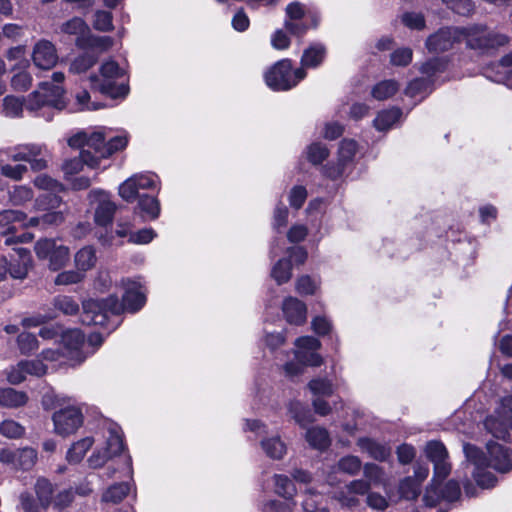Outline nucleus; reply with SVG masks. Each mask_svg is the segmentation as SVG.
<instances>
[{
	"mask_svg": "<svg viewBox=\"0 0 512 512\" xmlns=\"http://www.w3.org/2000/svg\"><path fill=\"white\" fill-rule=\"evenodd\" d=\"M399 492L405 499H416L420 494V484L412 477H406L400 482Z\"/></svg>",
	"mask_w": 512,
	"mask_h": 512,
	"instance_id": "e2e57ef3",
	"label": "nucleus"
},
{
	"mask_svg": "<svg viewBox=\"0 0 512 512\" xmlns=\"http://www.w3.org/2000/svg\"><path fill=\"white\" fill-rule=\"evenodd\" d=\"M363 473L367 482L372 485L382 486L385 491L388 487V478L384 472V469L374 463H366L363 467ZM388 494V492H386Z\"/></svg>",
	"mask_w": 512,
	"mask_h": 512,
	"instance_id": "a19ab883",
	"label": "nucleus"
},
{
	"mask_svg": "<svg viewBox=\"0 0 512 512\" xmlns=\"http://www.w3.org/2000/svg\"><path fill=\"white\" fill-rule=\"evenodd\" d=\"M304 154L311 164L320 165L329 157L330 150L322 142H313L306 147Z\"/></svg>",
	"mask_w": 512,
	"mask_h": 512,
	"instance_id": "c03bdc74",
	"label": "nucleus"
},
{
	"mask_svg": "<svg viewBox=\"0 0 512 512\" xmlns=\"http://www.w3.org/2000/svg\"><path fill=\"white\" fill-rule=\"evenodd\" d=\"M321 279L310 275H301L295 281V291L301 296H314L321 289Z\"/></svg>",
	"mask_w": 512,
	"mask_h": 512,
	"instance_id": "4c0bfd02",
	"label": "nucleus"
},
{
	"mask_svg": "<svg viewBox=\"0 0 512 512\" xmlns=\"http://www.w3.org/2000/svg\"><path fill=\"white\" fill-rule=\"evenodd\" d=\"M275 492L286 501V507L280 508L277 503H271L272 509L276 512H292V506L295 505L293 497L296 494V488L293 482L285 475L276 474L274 476Z\"/></svg>",
	"mask_w": 512,
	"mask_h": 512,
	"instance_id": "393cba45",
	"label": "nucleus"
},
{
	"mask_svg": "<svg viewBox=\"0 0 512 512\" xmlns=\"http://www.w3.org/2000/svg\"><path fill=\"white\" fill-rule=\"evenodd\" d=\"M123 290L122 300L111 295L106 299H89L83 302L81 321L85 325L104 327L108 322V315H118L123 312L136 313L146 303V289L140 278H124L119 282Z\"/></svg>",
	"mask_w": 512,
	"mask_h": 512,
	"instance_id": "f257e3e1",
	"label": "nucleus"
},
{
	"mask_svg": "<svg viewBox=\"0 0 512 512\" xmlns=\"http://www.w3.org/2000/svg\"><path fill=\"white\" fill-rule=\"evenodd\" d=\"M308 388L316 397L331 396L334 392V384L327 378H314L308 383Z\"/></svg>",
	"mask_w": 512,
	"mask_h": 512,
	"instance_id": "8fccbe9b",
	"label": "nucleus"
},
{
	"mask_svg": "<svg viewBox=\"0 0 512 512\" xmlns=\"http://www.w3.org/2000/svg\"><path fill=\"white\" fill-rule=\"evenodd\" d=\"M84 165H86V161L82 157V151L80 152V156L78 158L66 160L62 165L65 179H72V177L76 176L82 171Z\"/></svg>",
	"mask_w": 512,
	"mask_h": 512,
	"instance_id": "0e129e2a",
	"label": "nucleus"
},
{
	"mask_svg": "<svg viewBox=\"0 0 512 512\" xmlns=\"http://www.w3.org/2000/svg\"><path fill=\"white\" fill-rule=\"evenodd\" d=\"M311 330L318 336H327L333 332L334 323L326 314H318L311 319Z\"/></svg>",
	"mask_w": 512,
	"mask_h": 512,
	"instance_id": "de8ad7c7",
	"label": "nucleus"
},
{
	"mask_svg": "<svg viewBox=\"0 0 512 512\" xmlns=\"http://www.w3.org/2000/svg\"><path fill=\"white\" fill-rule=\"evenodd\" d=\"M326 56V47L321 43L311 44L306 48L301 57V67L304 70L306 68H317L322 64Z\"/></svg>",
	"mask_w": 512,
	"mask_h": 512,
	"instance_id": "2f4dec72",
	"label": "nucleus"
},
{
	"mask_svg": "<svg viewBox=\"0 0 512 512\" xmlns=\"http://www.w3.org/2000/svg\"><path fill=\"white\" fill-rule=\"evenodd\" d=\"M484 427L493 437L505 439L512 429V396L505 397L484 420Z\"/></svg>",
	"mask_w": 512,
	"mask_h": 512,
	"instance_id": "f3484780",
	"label": "nucleus"
},
{
	"mask_svg": "<svg viewBox=\"0 0 512 512\" xmlns=\"http://www.w3.org/2000/svg\"><path fill=\"white\" fill-rule=\"evenodd\" d=\"M107 129L98 127L87 133L86 148L82 150V157L86 161V166L92 169H105L107 166L102 165V161L106 160V136Z\"/></svg>",
	"mask_w": 512,
	"mask_h": 512,
	"instance_id": "6ab92c4d",
	"label": "nucleus"
},
{
	"mask_svg": "<svg viewBox=\"0 0 512 512\" xmlns=\"http://www.w3.org/2000/svg\"><path fill=\"white\" fill-rule=\"evenodd\" d=\"M129 141V135L127 132L122 131L118 135L111 137L106 141V160L110 158L114 153L121 151L126 148Z\"/></svg>",
	"mask_w": 512,
	"mask_h": 512,
	"instance_id": "6e6d98bb",
	"label": "nucleus"
},
{
	"mask_svg": "<svg viewBox=\"0 0 512 512\" xmlns=\"http://www.w3.org/2000/svg\"><path fill=\"white\" fill-rule=\"evenodd\" d=\"M53 306L65 315H74L79 311L78 303L67 295H58L53 299Z\"/></svg>",
	"mask_w": 512,
	"mask_h": 512,
	"instance_id": "864d4df0",
	"label": "nucleus"
},
{
	"mask_svg": "<svg viewBox=\"0 0 512 512\" xmlns=\"http://www.w3.org/2000/svg\"><path fill=\"white\" fill-rule=\"evenodd\" d=\"M65 79L63 72L52 74V82H41L38 88L28 95L25 103L14 96H6L3 100V113L7 117H18L23 107L35 114H40L43 109L52 108L61 111L66 108L65 89L61 84Z\"/></svg>",
	"mask_w": 512,
	"mask_h": 512,
	"instance_id": "7ed1b4c3",
	"label": "nucleus"
},
{
	"mask_svg": "<svg viewBox=\"0 0 512 512\" xmlns=\"http://www.w3.org/2000/svg\"><path fill=\"white\" fill-rule=\"evenodd\" d=\"M37 461V451L31 447L0 451V462L16 469L29 470Z\"/></svg>",
	"mask_w": 512,
	"mask_h": 512,
	"instance_id": "4be33fe9",
	"label": "nucleus"
},
{
	"mask_svg": "<svg viewBox=\"0 0 512 512\" xmlns=\"http://www.w3.org/2000/svg\"><path fill=\"white\" fill-rule=\"evenodd\" d=\"M289 210L279 201L273 210L272 227L274 230L279 231L288 223Z\"/></svg>",
	"mask_w": 512,
	"mask_h": 512,
	"instance_id": "338daca9",
	"label": "nucleus"
},
{
	"mask_svg": "<svg viewBox=\"0 0 512 512\" xmlns=\"http://www.w3.org/2000/svg\"><path fill=\"white\" fill-rule=\"evenodd\" d=\"M433 83L425 76L409 82L405 94L411 98L424 99L432 91Z\"/></svg>",
	"mask_w": 512,
	"mask_h": 512,
	"instance_id": "ea45409f",
	"label": "nucleus"
},
{
	"mask_svg": "<svg viewBox=\"0 0 512 512\" xmlns=\"http://www.w3.org/2000/svg\"><path fill=\"white\" fill-rule=\"evenodd\" d=\"M100 75H91V87L112 99H124L129 93L126 71L115 60L104 61L99 68Z\"/></svg>",
	"mask_w": 512,
	"mask_h": 512,
	"instance_id": "20e7f679",
	"label": "nucleus"
},
{
	"mask_svg": "<svg viewBox=\"0 0 512 512\" xmlns=\"http://www.w3.org/2000/svg\"><path fill=\"white\" fill-rule=\"evenodd\" d=\"M267 425L258 419H244L242 430L260 436L259 446L262 452L272 460H281L287 453V445L278 433L267 435Z\"/></svg>",
	"mask_w": 512,
	"mask_h": 512,
	"instance_id": "9b49d317",
	"label": "nucleus"
},
{
	"mask_svg": "<svg viewBox=\"0 0 512 512\" xmlns=\"http://www.w3.org/2000/svg\"><path fill=\"white\" fill-rule=\"evenodd\" d=\"M74 262L76 268L83 274L91 270L97 262L95 248L93 246H84L76 252Z\"/></svg>",
	"mask_w": 512,
	"mask_h": 512,
	"instance_id": "e433bc0d",
	"label": "nucleus"
},
{
	"mask_svg": "<svg viewBox=\"0 0 512 512\" xmlns=\"http://www.w3.org/2000/svg\"><path fill=\"white\" fill-rule=\"evenodd\" d=\"M447 64L448 61L446 58H432L423 63L420 66L419 71L434 84L437 75L445 71Z\"/></svg>",
	"mask_w": 512,
	"mask_h": 512,
	"instance_id": "37998d69",
	"label": "nucleus"
},
{
	"mask_svg": "<svg viewBox=\"0 0 512 512\" xmlns=\"http://www.w3.org/2000/svg\"><path fill=\"white\" fill-rule=\"evenodd\" d=\"M271 277L278 285L287 283L292 277V263L288 258L279 259L271 269Z\"/></svg>",
	"mask_w": 512,
	"mask_h": 512,
	"instance_id": "a18cd8bd",
	"label": "nucleus"
},
{
	"mask_svg": "<svg viewBox=\"0 0 512 512\" xmlns=\"http://www.w3.org/2000/svg\"><path fill=\"white\" fill-rule=\"evenodd\" d=\"M322 500V496L314 489L309 488L305 491L302 507L305 512H329L327 508L318 509V505Z\"/></svg>",
	"mask_w": 512,
	"mask_h": 512,
	"instance_id": "4d7b16f0",
	"label": "nucleus"
},
{
	"mask_svg": "<svg viewBox=\"0 0 512 512\" xmlns=\"http://www.w3.org/2000/svg\"><path fill=\"white\" fill-rule=\"evenodd\" d=\"M463 451L466 457L465 469L483 489L492 488L497 483L496 476L489 468L500 473H506L512 468V451L501 443L488 441L486 454L471 444H464Z\"/></svg>",
	"mask_w": 512,
	"mask_h": 512,
	"instance_id": "f03ea898",
	"label": "nucleus"
},
{
	"mask_svg": "<svg viewBox=\"0 0 512 512\" xmlns=\"http://www.w3.org/2000/svg\"><path fill=\"white\" fill-rule=\"evenodd\" d=\"M33 196L32 189L25 185L14 186L13 189L9 191V201L15 206L25 204L32 200Z\"/></svg>",
	"mask_w": 512,
	"mask_h": 512,
	"instance_id": "5fc2aeb1",
	"label": "nucleus"
},
{
	"mask_svg": "<svg viewBox=\"0 0 512 512\" xmlns=\"http://www.w3.org/2000/svg\"><path fill=\"white\" fill-rule=\"evenodd\" d=\"M35 493L42 509H47L52 503L53 486L45 478H39L35 483Z\"/></svg>",
	"mask_w": 512,
	"mask_h": 512,
	"instance_id": "49530a36",
	"label": "nucleus"
},
{
	"mask_svg": "<svg viewBox=\"0 0 512 512\" xmlns=\"http://www.w3.org/2000/svg\"><path fill=\"white\" fill-rule=\"evenodd\" d=\"M137 209L139 210L144 220H156L161 213V206L159 200L147 194L139 197Z\"/></svg>",
	"mask_w": 512,
	"mask_h": 512,
	"instance_id": "473e14b6",
	"label": "nucleus"
},
{
	"mask_svg": "<svg viewBox=\"0 0 512 512\" xmlns=\"http://www.w3.org/2000/svg\"><path fill=\"white\" fill-rule=\"evenodd\" d=\"M337 467L339 471L353 476L360 471L362 462L357 456L347 455L338 461Z\"/></svg>",
	"mask_w": 512,
	"mask_h": 512,
	"instance_id": "680f3d73",
	"label": "nucleus"
},
{
	"mask_svg": "<svg viewBox=\"0 0 512 512\" xmlns=\"http://www.w3.org/2000/svg\"><path fill=\"white\" fill-rule=\"evenodd\" d=\"M357 446L362 452L367 453L371 458L378 461H385L391 455V449L387 445L378 443L367 437L359 438Z\"/></svg>",
	"mask_w": 512,
	"mask_h": 512,
	"instance_id": "7c9ffc66",
	"label": "nucleus"
},
{
	"mask_svg": "<svg viewBox=\"0 0 512 512\" xmlns=\"http://www.w3.org/2000/svg\"><path fill=\"white\" fill-rule=\"evenodd\" d=\"M288 413L301 427H306L313 422V415L308 407L300 401L294 400L288 404Z\"/></svg>",
	"mask_w": 512,
	"mask_h": 512,
	"instance_id": "58836bf2",
	"label": "nucleus"
},
{
	"mask_svg": "<svg viewBox=\"0 0 512 512\" xmlns=\"http://www.w3.org/2000/svg\"><path fill=\"white\" fill-rule=\"evenodd\" d=\"M95 443V439L92 436H86L77 441H74L66 452V461L69 464H79L87 452L92 448Z\"/></svg>",
	"mask_w": 512,
	"mask_h": 512,
	"instance_id": "c756f323",
	"label": "nucleus"
},
{
	"mask_svg": "<svg viewBox=\"0 0 512 512\" xmlns=\"http://www.w3.org/2000/svg\"><path fill=\"white\" fill-rule=\"evenodd\" d=\"M131 488L132 483L130 482L115 483L105 490L102 501L117 504L127 497Z\"/></svg>",
	"mask_w": 512,
	"mask_h": 512,
	"instance_id": "79ce46f5",
	"label": "nucleus"
},
{
	"mask_svg": "<svg viewBox=\"0 0 512 512\" xmlns=\"http://www.w3.org/2000/svg\"><path fill=\"white\" fill-rule=\"evenodd\" d=\"M308 192L303 185H294L288 192L287 200L292 209L299 210L305 203Z\"/></svg>",
	"mask_w": 512,
	"mask_h": 512,
	"instance_id": "bf43d9fd",
	"label": "nucleus"
},
{
	"mask_svg": "<svg viewBox=\"0 0 512 512\" xmlns=\"http://www.w3.org/2000/svg\"><path fill=\"white\" fill-rule=\"evenodd\" d=\"M83 404L71 403L52 415L54 432L62 437L75 434L84 424Z\"/></svg>",
	"mask_w": 512,
	"mask_h": 512,
	"instance_id": "2eb2a0df",
	"label": "nucleus"
},
{
	"mask_svg": "<svg viewBox=\"0 0 512 512\" xmlns=\"http://www.w3.org/2000/svg\"><path fill=\"white\" fill-rule=\"evenodd\" d=\"M362 155V148L356 140L344 138L338 146L337 161L324 165L322 173L331 180L354 179L355 164Z\"/></svg>",
	"mask_w": 512,
	"mask_h": 512,
	"instance_id": "423d86ee",
	"label": "nucleus"
},
{
	"mask_svg": "<svg viewBox=\"0 0 512 512\" xmlns=\"http://www.w3.org/2000/svg\"><path fill=\"white\" fill-rule=\"evenodd\" d=\"M402 117L403 112L398 107L381 110L373 120V127L379 132H388L401 123Z\"/></svg>",
	"mask_w": 512,
	"mask_h": 512,
	"instance_id": "bb28decb",
	"label": "nucleus"
},
{
	"mask_svg": "<svg viewBox=\"0 0 512 512\" xmlns=\"http://www.w3.org/2000/svg\"><path fill=\"white\" fill-rule=\"evenodd\" d=\"M25 433V428L18 422L7 419L0 423V434L9 439L21 438Z\"/></svg>",
	"mask_w": 512,
	"mask_h": 512,
	"instance_id": "13d9d810",
	"label": "nucleus"
},
{
	"mask_svg": "<svg viewBox=\"0 0 512 512\" xmlns=\"http://www.w3.org/2000/svg\"><path fill=\"white\" fill-rule=\"evenodd\" d=\"M305 439L310 447L320 451L327 449L331 444L328 431L320 426L307 429Z\"/></svg>",
	"mask_w": 512,
	"mask_h": 512,
	"instance_id": "72a5a7b5",
	"label": "nucleus"
},
{
	"mask_svg": "<svg viewBox=\"0 0 512 512\" xmlns=\"http://www.w3.org/2000/svg\"><path fill=\"white\" fill-rule=\"evenodd\" d=\"M0 155L14 162H26L33 171H42L48 167L49 153L43 144H19L1 150Z\"/></svg>",
	"mask_w": 512,
	"mask_h": 512,
	"instance_id": "9d476101",
	"label": "nucleus"
},
{
	"mask_svg": "<svg viewBox=\"0 0 512 512\" xmlns=\"http://www.w3.org/2000/svg\"><path fill=\"white\" fill-rule=\"evenodd\" d=\"M3 157L0 155V174L13 181H21L28 172V167L24 164L5 163Z\"/></svg>",
	"mask_w": 512,
	"mask_h": 512,
	"instance_id": "09e8293b",
	"label": "nucleus"
},
{
	"mask_svg": "<svg viewBox=\"0 0 512 512\" xmlns=\"http://www.w3.org/2000/svg\"><path fill=\"white\" fill-rule=\"evenodd\" d=\"M61 198L53 193L43 194L35 200V210L45 212L40 217H30L29 227H41L46 229L50 226H58L64 222L65 216L61 210Z\"/></svg>",
	"mask_w": 512,
	"mask_h": 512,
	"instance_id": "ddd939ff",
	"label": "nucleus"
},
{
	"mask_svg": "<svg viewBox=\"0 0 512 512\" xmlns=\"http://www.w3.org/2000/svg\"><path fill=\"white\" fill-rule=\"evenodd\" d=\"M286 15L284 28L295 36H302L308 29L317 28L321 19L318 11L300 2L287 5Z\"/></svg>",
	"mask_w": 512,
	"mask_h": 512,
	"instance_id": "f8f14e48",
	"label": "nucleus"
},
{
	"mask_svg": "<svg viewBox=\"0 0 512 512\" xmlns=\"http://www.w3.org/2000/svg\"><path fill=\"white\" fill-rule=\"evenodd\" d=\"M138 193V186L132 176L119 185L118 194L126 202H133Z\"/></svg>",
	"mask_w": 512,
	"mask_h": 512,
	"instance_id": "69168bd1",
	"label": "nucleus"
},
{
	"mask_svg": "<svg viewBox=\"0 0 512 512\" xmlns=\"http://www.w3.org/2000/svg\"><path fill=\"white\" fill-rule=\"evenodd\" d=\"M89 209L93 212L96 225L107 227L112 224L117 210L111 194L102 189H92L87 196Z\"/></svg>",
	"mask_w": 512,
	"mask_h": 512,
	"instance_id": "dca6fc26",
	"label": "nucleus"
},
{
	"mask_svg": "<svg viewBox=\"0 0 512 512\" xmlns=\"http://www.w3.org/2000/svg\"><path fill=\"white\" fill-rule=\"evenodd\" d=\"M462 31V40H465L467 46L480 52H487L508 42L506 35L494 32L485 25H473L462 28Z\"/></svg>",
	"mask_w": 512,
	"mask_h": 512,
	"instance_id": "4468645a",
	"label": "nucleus"
},
{
	"mask_svg": "<svg viewBox=\"0 0 512 512\" xmlns=\"http://www.w3.org/2000/svg\"><path fill=\"white\" fill-rule=\"evenodd\" d=\"M28 219L19 210H4L0 212V228L4 229L3 233L15 231L17 228H27Z\"/></svg>",
	"mask_w": 512,
	"mask_h": 512,
	"instance_id": "c85d7f7f",
	"label": "nucleus"
},
{
	"mask_svg": "<svg viewBox=\"0 0 512 512\" xmlns=\"http://www.w3.org/2000/svg\"><path fill=\"white\" fill-rule=\"evenodd\" d=\"M425 454L427 458L433 463L434 476L429 489L424 495V501L429 506H434L439 500V496L434 497L432 494H437L438 484L442 482L451 472V464L448 461V451L439 441H430L425 447Z\"/></svg>",
	"mask_w": 512,
	"mask_h": 512,
	"instance_id": "6e6552de",
	"label": "nucleus"
},
{
	"mask_svg": "<svg viewBox=\"0 0 512 512\" xmlns=\"http://www.w3.org/2000/svg\"><path fill=\"white\" fill-rule=\"evenodd\" d=\"M92 25L95 30L100 32L112 31L114 29L112 13L105 10L95 11Z\"/></svg>",
	"mask_w": 512,
	"mask_h": 512,
	"instance_id": "3c124183",
	"label": "nucleus"
},
{
	"mask_svg": "<svg viewBox=\"0 0 512 512\" xmlns=\"http://www.w3.org/2000/svg\"><path fill=\"white\" fill-rule=\"evenodd\" d=\"M103 340V336L98 332L91 333L86 340L78 329L67 330L61 336L64 354L72 366L79 365L92 356L102 345Z\"/></svg>",
	"mask_w": 512,
	"mask_h": 512,
	"instance_id": "0eeeda50",
	"label": "nucleus"
},
{
	"mask_svg": "<svg viewBox=\"0 0 512 512\" xmlns=\"http://www.w3.org/2000/svg\"><path fill=\"white\" fill-rule=\"evenodd\" d=\"M400 89V84L394 79H384L371 88V96L377 101H385L393 97Z\"/></svg>",
	"mask_w": 512,
	"mask_h": 512,
	"instance_id": "f704fd0d",
	"label": "nucleus"
},
{
	"mask_svg": "<svg viewBox=\"0 0 512 512\" xmlns=\"http://www.w3.org/2000/svg\"><path fill=\"white\" fill-rule=\"evenodd\" d=\"M281 312L284 320L290 325L302 326L307 322V305L297 297H285L281 303Z\"/></svg>",
	"mask_w": 512,
	"mask_h": 512,
	"instance_id": "5701e85b",
	"label": "nucleus"
},
{
	"mask_svg": "<svg viewBox=\"0 0 512 512\" xmlns=\"http://www.w3.org/2000/svg\"><path fill=\"white\" fill-rule=\"evenodd\" d=\"M294 346L296 360L311 367H318L323 363V358L318 353L321 342L316 337L301 336L295 340Z\"/></svg>",
	"mask_w": 512,
	"mask_h": 512,
	"instance_id": "aec40b11",
	"label": "nucleus"
},
{
	"mask_svg": "<svg viewBox=\"0 0 512 512\" xmlns=\"http://www.w3.org/2000/svg\"><path fill=\"white\" fill-rule=\"evenodd\" d=\"M61 32L75 38V44L78 48H85L89 39L91 30L87 23L80 17H73L61 26Z\"/></svg>",
	"mask_w": 512,
	"mask_h": 512,
	"instance_id": "a878e982",
	"label": "nucleus"
},
{
	"mask_svg": "<svg viewBox=\"0 0 512 512\" xmlns=\"http://www.w3.org/2000/svg\"><path fill=\"white\" fill-rule=\"evenodd\" d=\"M97 57L91 53H83L76 57L70 64V72L84 73L95 65Z\"/></svg>",
	"mask_w": 512,
	"mask_h": 512,
	"instance_id": "603ef678",
	"label": "nucleus"
},
{
	"mask_svg": "<svg viewBox=\"0 0 512 512\" xmlns=\"http://www.w3.org/2000/svg\"><path fill=\"white\" fill-rule=\"evenodd\" d=\"M463 31L458 27L441 28L426 40V48L431 53H442L462 41Z\"/></svg>",
	"mask_w": 512,
	"mask_h": 512,
	"instance_id": "412c9836",
	"label": "nucleus"
},
{
	"mask_svg": "<svg viewBox=\"0 0 512 512\" xmlns=\"http://www.w3.org/2000/svg\"><path fill=\"white\" fill-rule=\"evenodd\" d=\"M28 402V395L24 391L13 388H0V406L6 408H19Z\"/></svg>",
	"mask_w": 512,
	"mask_h": 512,
	"instance_id": "c9c22d12",
	"label": "nucleus"
},
{
	"mask_svg": "<svg viewBox=\"0 0 512 512\" xmlns=\"http://www.w3.org/2000/svg\"><path fill=\"white\" fill-rule=\"evenodd\" d=\"M99 433L101 440H98L96 448L87 460L89 467L93 469L103 467L124 449L122 430L116 423L104 421Z\"/></svg>",
	"mask_w": 512,
	"mask_h": 512,
	"instance_id": "39448f33",
	"label": "nucleus"
},
{
	"mask_svg": "<svg viewBox=\"0 0 512 512\" xmlns=\"http://www.w3.org/2000/svg\"><path fill=\"white\" fill-rule=\"evenodd\" d=\"M306 77L303 68H293L289 59H282L273 64L264 74L266 85L273 91H288Z\"/></svg>",
	"mask_w": 512,
	"mask_h": 512,
	"instance_id": "1a4fd4ad",
	"label": "nucleus"
},
{
	"mask_svg": "<svg viewBox=\"0 0 512 512\" xmlns=\"http://www.w3.org/2000/svg\"><path fill=\"white\" fill-rule=\"evenodd\" d=\"M114 45V40L110 36H96L92 33L85 44L84 49H95L98 52H106Z\"/></svg>",
	"mask_w": 512,
	"mask_h": 512,
	"instance_id": "052dcab7",
	"label": "nucleus"
},
{
	"mask_svg": "<svg viewBox=\"0 0 512 512\" xmlns=\"http://www.w3.org/2000/svg\"><path fill=\"white\" fill-rule=\"evenodd\" d=\"M19 350L24 355L32 354L39 347L37 338L30 333H21L17 338Z\"/></svg>",
	"mask_w": 512,
	"mask_h": 512,
	"instance_id": "774afa93",
	"label": "nucleus"
},
{
	"mask_svg": "<svg viewBox=\"0 0 512 512\" xmlns=\"http://www.w3.org/2000/svg\"><path fill=\"white\" fill-rule=\"evenodd\" d=\"M34 249L39 259L48 260L49 269L53 271L65 267L70 259L69 248L58 239H41Z\"/></svg>",
	"mask_w": 512,
	"mask_h": 512,
	"instance_id": "a211bd4d",
	"label": "nucleus"
},
{
	"mask_svg": "<svg viewBox=\"0 0 512 512\" xmlns=\"http://www.w3.org/2000/svg\"><path fill=\"white\" fill-rule=\"evenodd\" d=\"M31 56L34 65L42 70H50L58 62V54L54 44L45 39L35 43Z\"/></svg>",
	"mask_w": 512,
	"mask_h": 512,
	"instance_id": "b1692460",
	"label": "nucleus"
},
{
	"mask_svg": "<svg viewBox=\"0 0 512 512\" xmlns=\"http://www.w3.org/2000/svg\"><path fill=\"white\" fill-rule=\"evenodd\" d=\"M14 252L15 254L12 258L13 261H17V263H12L10 265V275L15 279H24L32 265L30 252L22 247L15 248Z\"/></svg>",
	"mask_w": 512,
	"mask_h": 512,
	"instance_id": "cd10ccee",
	"label": "nucleus"
}]
</instances>
